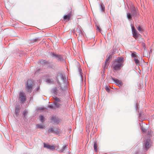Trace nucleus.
I'll return each instance as SVG.
<instances>
[{
  "mask_svg": "<svg viewBox=\"0 0 154 154\" xmlns=\"http://www.w3.org/2000/svg\"><path fill=\"white\" fill-rule=\"evenodd\" d=\"M134 60L135 62V63L136 64H138L139 63V61L138 59L137 58V57L134 58Z\"/></svg>",
  "mask_w": 154,
  "mask_h": 154,
  "instance_id": "412c9836",
  "label": "nucleus"
},
{
  "mask_svg": "<svg viewBox=\"0 0 154 154\" xmlns=\"http://www.w3.org/2000/svg\"><path fill=\"white\" fill-rule=\"evenodd\" d=\"M52 55L53 56L56 57L58 60L61 61L63 60L62 56L60 55H57L54 54H53Z\"/></svg>",
  "mask_w": 154,
  "mask_h": 154,
  "instance_id": "9b49d317",
  "label": "nucleus"
},
{
  "mask_svg": "<svg viewBox=\"0 0 154 154\" xmlns=\"http://www.w3.org/2000/svg\"><path fill=\"white\" fill-rule=\"evenodd\" d=\"M136 27L138 30L140 32H141L143 31V29L141 26H136Z\"/></svg>",
  "mask_w": 154,
  "mask_h": 154,
  "instance_id": "dca6fc26",
  "label": "nucleus"
},
{
  "mask_svg": "<svg viewBox=\"0 0 154 154\" xmlns=\"http://www.w3.org/2000/svg\"><path fill=\"white\" fill-rule=\"evenodd\" d=\"M131 55L132 57H134V58L137 57L136 55L134 53H132L131 54Z\"/></svg>",
  "mask_w": 154,
  "mask_h": 154,
  "instance_id": "b1692460",
  "label": "nucleus"
},
{
  "mask_svg": "<svg viewBox=\"0 0 154 154\" xmlns=\"http://www.w3.org/2000/svg\"><path fill=\"white\" fill-rule=\"evenodd\" d=\"M112 56L111 55H110L109 57L107 58L106 61L105 62L104 65V69H106L107 68V67L109 65V59L111 58Z\"/></svg>",
  "mask_w": 154,
  "mask_h": 154,
  "instance_id": "0eeeda50",
  "label": "nucleus"
},
{
  "mask_svg": "<svg viewBox=\"0 0 154 154\" xmlns=\"http://www.w3.org/2000/svg\"><path fill=\"white\" fill-rule=\"evenodd\" d=\"M20 106H17L15 108V113L16 114L17 116L19 113L20 112Z\"/></svg>",
  "mask_w": 154,
  "mask_h": 154,
  "instance_id": "ddd939ff",
  "label": "nucleus"
},
{
  "mask_svg": "<svg viewBox=\"0 0 154 154\" xmlns=\"http://www.w3.org/2000/svg\"><path fill=\"white\" fill-rule=\"evenodd\" d=\"M40 63L42 64H43L46 62L45 60H41L40 61Z\"/></svg>",
  "mask_w": 154,
  "mask_h": 154,
  "instance_id": "a878e982",
  "label": "nucleus"
},
{
  "mask_svg": "<svg viewBox=\"0 0 154 154\" xmlns=\"http://www.w3.org/2000/svg\"><path fill=\"white\" fill-rule=\"evenodd\" d=\"M33 86V82L31 80H28L27 81V84L26 85V89L28 92L31 91L32 86Z\"/></svg>",
  "mask_w": 154,
  "mask_h": 154,
  "instance_id": "7ed1b4c3",
  "label": "nucleus"
},
{
  "mask_svg": "<svg viewBox=\"0 0 154 154\" xmlns=\"http://www.w3.org/2000/svg\"><path fill=\"white\" fill-rule=\"evenodd\" d=\"M151 146V143L150 140L149 139H147L145 142V146L146 149H148Z\"/></svg>",
  "mask_w": 154,
  "mask_h": 154,
  "instance_id": "6e6552de",
  "label": "nucleus"
},
{
  "mask_svg": "<svg viewBox=\"0 0 154 154\" xmlns=\"http://www.w3.org/2000/svg\"><path fill=\"white\" fill-rule=\"evenodd\" d=\"M136 13V11L135 10H133L132 11V13L133 14V15H135Z\"/></svg>",
  "mask_w": 154,
  "mask_h": 154,
  "instance_id": "cd10ccee",
  "label": "nucleus"
},
{
  "mask_svg": "<svg viewBox=\"0 0 154 154\" xmlns=\"http://www.w3.org/2000/svg\"><path fill=\"white\" fill-rule=\"evenodd\" d=\"M112 80L116 84V85L119 86H121L123 84L122 82L121 81L118 79L113 78Z\"/></svg>",
  "mask_w": 154,
  "mask_h": 154,
  "instance_id": "1a4fd4ad",
  "label": "nucleus"
},
{
  "mask_svg": "<svg viewBox=\"0 0 154 154\" xmlns=\"http://www.w3.org/2000/svg\"><path fill=\"white\" fill-rule=\"evenodd\" d=\"M19 100L21 103H23L26 100V95L23 92H20L19 93Z\"/></svg>",
  "mask_w": 154,
  "mask_h": 154,
  "instance_id": "f03ea898",
  "label": "nucleus"
},
{
  "mask_svg": "<svg viewBox=\"0 0 154 154\" xmlns=\"http://www.w3.org/2000/svg\"><path fill=\"white\" fill-rule=\"evenodd\" d=\"M39 118L41 122H43L44 121V118L43 116H39Z\"/></svg>",
  "mask_w": 154,
  "mask_h": 154,
  "instance_id": "aec40b11",
  "label": "nucleus"
},
{
  "mask_svg": "<svg viewBox=\"0 0 154 154\" xmlns=\"http://www.w3.org/2000/svg\"><path fill=\"white\" fill-rule=\"evenodd\" d=\"M53 92L54 94H57V89L56 88H54L53 89Z\"/></svg>",
  "mask_w": 154,
  "mask_h": 154,
  "instance_id": "bb28decb",
  "label": "nucleus"
},
{
  "mask_svg": "<svg viewBox=\"0 0 154 154\" xmlns=\"http://www.w3.org/2000/svg\"><path fill=\"white\" fill-rule=\"evenodd\" d=\"M142 45L143 47L144 50H145L146 47L145 44L143 42L142 43Z\"/></svg>",
  "mask_w": 154,
  "mask_h": 154,
  "instance_id": "393cba45",
  "label": "nucleus"
},
{
  "mask_svg": "<svg viewBox=\"0 0 154 154\" xmlns=\"http://www.w3.org/2000/svg\"><path fill=\"white\" fill-rule=\"evenodd\" d=\"M122 66V63H119L114 61L113 62L112 66L115 70H118L120 69L121 67Z\"/></svg>",
  "mask_w": 154,
  "mask_h": 154,
  "instance_id": "f257e3e1",
  "label": "nucleus"
},
{
  "mask_svg": "<svg viewBox=\"0 0 154 154\" xmlns=\"http://www.w3.org/2000/svg\"><path fill=\"white\" fill-rule=\"evenodd\" d=\"M141 128L143 131L145 132L146 131V130L145 128H144L143 127H141Z\"/></svg>",
  "mask_w": 154,
  "mask_h": 154,
  "instance_id": "c85d7f7f",
  "label": "nucleus"
},
{
  "mask_svg": "<svg viewBox=\"0 0 154 154\" xmlns=\"http://www.w3.org/2000/svg\"><path fill=\"white\" fill-rule=\"evenodd\" d=\"M66 145H65V146H63V147L62 149H61L60 150V152H63V151L65 150V149H66Z\"/></svg>",
  "mask_w": 154,
  "mask_h": 154,
  "instance_id": "4be33fe9",
  "label": "nucleus"
},
{
  "mask_svg": "<svg viewBox=\"0 0 154 154\" xmlns=\"http://www.w3.org/2000/svg\"><path fill=\"white\" fill-rule=\"evenodd\" d=\"M100 8L101 9L102 11H104L105 10L104 7L102 5H100Z\"/></svg>",
  "mask_w": 154,
  "mask_h": 154,
  "instance_id": "5701e85b",
  "label": "nucleus"
},
{
  "mask_svg": "<svg viewBox=\"0 0 154 154\" xmlns=\"http://www.w3.org/2000/svg\"><path fill=\"white\" fill-rule=\"evenodd\" d=\"M81 75V76H82V75H81H81Z\"/></svg>",
  "mask_w": 154,
  "mask_h": 154,
  "instance_id": "f704fd0d",
  "label": "nucleus"
},
{
  "mask_svg": "<svg viewBox=\"0 0 154 154\" xmlns=\"http://www.w3.org/2000/svg\"><path fill=\"white\" fill-rule=\"evenodd\" d=\"M54 98L55 100L54 103L55 106L57 107H59L61 105L62 101L57 97H55Z\"/></svg>",
  "mask_w": 154,
  "mask_h": 154,
  "instance_id": "20e7f679",
  "label": "nucleus"
},
{
  "mask_svg": "<svg viewBox=\"0 0 154 154\" xmlns=\"http://www.w3.org/2000/svg\"><path fill=\"white\" fill-rule=\"evenodd\" d=\"M62 79H63V80H64V77H63V75H62Z\"/></svg>",
  "mask_w": 154,
  "mask_h": 154,
  "instance_id": "7c9ffc66",
  "label": "nucleus"
},
{
  "mask_svg": "<svg viewBox=\"0 0 154 154\" xmlns=\"http://www.w3.org/2000/svg\"><path fill=\"white\" fill-rule=\"evenodd\" d=\"M37 127L40 128H45V126L43 124H40L37 125Z\"/></svg>",
  "mask_w": 154,
  "mask_h": 154,
  "instance_id": "2eb2a0df",
  "label": "nucleus"
},
{
  "mask_svg": "<svg viewBox=\"0 0 154 154\" xmlns=\"http://www.w3.org/2000/svg\"><path fill=\"white\" fill-rule=\"evenodd\" d=\"M71 15L69 14L67 15H65L64 16L63 19L64 20H69L70 17Z\"/></svg>",
  "mask_w": 154,
  "mask_h": 154,
  "instance_id": "4468645a",
  "label": "nucleus"
},
{
  "mask_svg": "<svg viewBox=\"0 0 154 154\" xmlns=\"http://www.w3.org/2000/svg\"><path fill=\"white\" fill-rule=\"evenodd\" d=\"M127 17L128 20L132 19V17L130 13H127Z\"/></svg>",
  "mask_w": 154,
  "mask_h": 154,
  "instance_id": "6ab92c4d",
  "label": "nucleus"
},
{
  "mask_svg": "<svg viewBox=\"0 0 154 154\" xmlns=\"http://www.w3.org/2000/svg\"><path fill=\"white\" fill-rule=\"evenodd\" d=\"M123 57H118L116 60H115V61L116 62H117L118 63H122L123 62Z\"/></svg>",
  "mask_w": 154,
  "mask_h": 154,
  "instance_id": "f8f14e48",
  "label": "nucleus"
},
{
  "mask_svg": "<svg viewBox=\"0 0 154 154\" xmlns=\"http://www.w3.org/2000/svg\"><path fill=\"white\" fill-rule=\"evenodd\" d=\"M94 151H97V142L95 141L94 143Z\"/></svg>",
  "mask_w": 154,
  "mask_h": 154,
  "instance_id": "a211bd4d",
  "label": "nucleus"
},
{
  "mask_svg": "<svg viewBox=\"0 0 154 154\" xmlns=\"http://www.w3.org/2000/svg\"><path fill=\"white\" fill-rule=\"evenodd\" d=\"M34 40H35V42H36L37 41V40L36 39H35Z\"/></svg>",
  "mask_w": 154,
  "mask_h": 154,
  "instance_id": "2f4dec72",
  "label": "nucleus"
},
{
  "mask_svg": "<svg viewBox=\"0 0 154 154\" xmlns=\"http://www.w3.org/2000/svg\"><path fill=\"white\" fill-rule=\"evenodd\" d=\"M97 28L99 30H100V29H99V28L98 27H97Z\"/></svg>",
  "mask_w": 154,
  "mask_h": 154,
  "instance_id": "473e14b6",
  "label": "nucleus"
},
{
  "mask_svg": "<svg viewBox=\"0 0 154 154\" xmlns=\"http://www.w3.org/2000/svg\"><path fill=\"white\" fill-rule=\"evenodd\" d=\"M50 107L51 108H52V107H51V106H50Z\"/></svg>",
  "mask_w": 154,
  "mask_h": 154,
  "instance_id": "72a5a7b5",
  "label": "nucleus"
},
{
  "mask_svg": "<svg viewBox=\"0 0 154 154\" xmlns=\"http://www.w3.org/2000/svg\"><path fill=\"white\" fill-rule=\"evenodd\" d=\"M51 120L53 121L54 122L58 124L59 123L60 120L58 117H52L51 118Z\"/></svg>",
  "mask_w": 154,
  "mask_h": 154,
  "instance_id": "9d476101",
  "label": "nucleus"
},
{
  "mask_svg": "<svg viewBox=\"0 0 154 154\" xmlns=\"http://www.w3.org/2000/svg\"><path fill=\"white\" fill-rule=\"evenodd\" d=\"M46 82L48 83H53L54 82V80L52 79H48L46 80Z\"/></svg>",
  "mask_w": 154,
  "mask_h": 154,
  "instance_id": "f3484780",
  "label": "nucleus"
},
{
  "mask_svg": "<svg viewBox=\"0 0 154 154\" xmlns=\"http://www.w3.org/2000/svg\"><path fill=\"white\" fill-rule=\"evenodd\" d=\"M131 28L133 36L134 38H136L138 36L137 31L133 26H132Z\"/></svg>",
  "mask_w": 154,
  "mask_h": 154,
  "instance_id": "423d86ee",
  "label": "nucleus"
},
{
  "mask_svg": "<svg viewBox=\"0 0 154 154\" xmlns=\"http://www.w3.org/2000/svg\"><path fill=\"white\" fill-rule=\"evenodd\" d=\"M106 90L107 91L109 92V89L108 87H106Z\"/></svg>",
  "mask_w": 154,
  "mask_h": 154,
  "instance_id": "c756f323",
  "label": "nucleus"
},
{
  "mask_svg": "<svg viewBox=\"0 0 154 154\" xmlns=\"http://www.w3.org/2000/svg\"><path fill=\"white\" fill-rule=\"evenodd\" d=\"M44 147L48 149H49L51 150H54L55 148V146H51L48 144L45 143L44 144Z\"/></svg>",
  "mask_w": 154,
  "mask_h": 154,
  "instance_id": "39448f33",
  "label": "nucleus"
}]
</instances>
